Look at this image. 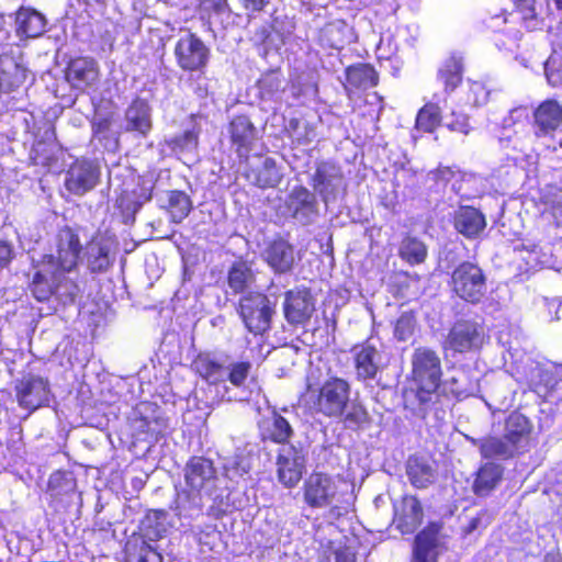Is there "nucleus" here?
<instances>
[{
  "label": "nucleus",
  "mask_w": 562,
  "mask_h": 562,
  "mask_svg": "<svg viewBox=\"0 0 562 562\" xmlns=\"http://www.w3.org/2000/svg\"><path fill=\"white\" fill-rule=\"evenodd\" d=\"M350 396V383L331 375L323 382H307L300 403L311 415L341 419L346 428L359 430L370 423V415L363 404L351 402Z\"/></svg>",
  "instance_id": "1"
},
{
  "label": "nucleus",
  "mask_w": 562,
  "mask_h": 562,
  "mask_svg": "<svg viewBox=\"0 0 562 562\" xmlns=\"http://www.w3.org/2000/svg\"><path fill=\"white\" fill-rule=\"evenodd\" d=\"M442 379L441 359L429 347H417L412 355L411 380L418 405L426 409L435 403Z\"/></svg>",
  "instance_id": "2"
},
{
  "label": "nucleus",
  "mask_w": 562,
  "mask_h": 562,
  "mask_svg": "<svg viewBox=\"0 0 562 562\" xmlns=\"http://www.w3.org/2000/svg\"><path fill=\"white\" fill-rule=\"evenodd\" d=\"M449 286L454 296L476 305L486 294L487 277L479 263L465 260L452 270Z\"/></svg>",
  "instance_id": "3"
},
{
  "label": "nucleus",
  "mask_w": 562,
  "mask_h": 562,
  "mask_svg": "<svg viewBox=\"0 0 562 562\" xmlns=\"http://www.w3.org/2000/svg\"><path fill=\"white\" fill-rule=\"evenodd\" d=\"M80 226L63 225L54 236V254H45L46 262L55 263V268L75 271L82 261L85 244L80 237Z\"/></svg>",
  "instance_id": "4"
},
{
  "label": "nucleus",
  "mask_w": 562,
  "mask_h": 562,
  "mask_svg": "<svg viewBox=\"0 0 562 562\" xmlns=\"http://www.w3.org/2000/svg\"><path fill=\"white\" fill-rule=\"evenodd\" d=\"M488 336L484 325L472 318H459L450 326L442 341V349L452 355L480 352Z\"/></svg>",
  "instance_id": "5"
},
{
  "label": "nucleus",
  "mask_w": 562,
  "mask_h": 562,
  "mask_svg": "<svg viewBox=\"0 0 562 562\" xmlns=\"http://www.w3.org/2000/svg\"><path fill=\"white\" fill-rule=\"evenodd\" d=\"M303 502L312 509L329 508L330 514L340 516L335 502L339 495L335 477L322 471H313L301 487Z\"/></svg>",
  "instance_id": "6"
},
{
  "label": "nucleus",
  "mask_w": 562,
  "mask_h": 562,
  "mask_svg": "<svg viewBox=\"0 0 562 562\" xmlns=\"http://www.w3.org/2000/svg\"><path fill=\"white\" fill-rule=\"evenodd\" d=\"M64 79L69 87L80 94L98 90L101 82V68L92 56L70 57L64 68Z\"/></svg>",
  "instance_id": "7"
},
{
  "label": "nucleus",
  "mask_w": 562,
  "mask_h": 562,
  "mask_svg": "<svg viewBox=\"0 0 562 562\" xmlns=\"http://www.w3.org/2000/svg\"><path fill=\"white\" fill-rule=\"evenodd\" d=\"M173 54L177 66L182 71L191 74H205L211 59L210 47L192 32L176 42Z\"/></svg>",
  "instance_id": "8"
},
{
  "label": "nucleus",
  "mask_w": 562,
  "mask_h": 562,
  "mask_svg": "<svg viewBox=\"0 0 562 562\" xmlns=\"http://www.w3.org/2000/svg\"><path fill=\"white\" fill-rule=\"evenodd\" d=\"M316 312V299L307 286H297L284 293L283 315L294 327L306 326Z\"/></svg>",
  "instance_id": "9"
},
{
  "label": "nucleus",
  "mask_w": 562,
  "mask_h": 562,
  "mask_svg": "<svg viewBox=\"0 0 562 562\" xmlns=\"http://www.w3.org/2000/svg\"><path fill=\"white\" fill-rule=\"evenodd\" d=\"M14 391L19 406L30 412H34L49 402V382L40 375H23L16 382Z\"/></svg>",
  "instance_id": "10"
},
{
  "label": "nucleus",
  "mask_w": 562,
  "mask_h": 562,
  "mask_svg": "<svg viewBox=\"0 0 562 562\" xmlns=\"http://www.w3.org/2000/svg\"><path fill=\"white\" fill-rule=\"evenodd\" d=\"M217 479L216 469L211 459L192 456L184 467V481L190 492L202 495L210 494Z\"/></svg>",
  "instance_id": "11"
},
{
  "label": "nucleus",
  "mask_w": 562,
  "mask_h": 562,
  "mask_svg": "<svg viewBox=\"0 0 562 562\" xmlns=\"http://www.w3.org/2000/svg\"><path fill=\"white\" fill-rule=\"evenodd\" d=\"M442 529V521L431 520L416 533L413 543V558L415 562H438Z\"/></svg>",
  "instance_id": "12"
},
{
  "label": "nucleus",
  "mask_w": 562,
  "mask_h": 562,
  "mask_svg": "<svg viewBox=\"0 0 562 562\" xmlns=\"http://www.w3.org/2000/svg\"><path fill=\"white\" fill-rule=\"evenodd\" d=\"M533 134L536 137H552L562 126V103L554 98H547L532 111Z\"/></svg>",
  "instance_id": "13"
},
{
  "label": "nucleus",
  "mask_w": 562,
  "mask_h": 562,
  "mask_svg": "<svg viewBox=\"0 0 562 562\" xmlns=\"http://www.w3.org/2000/svg\"><path fill=\"white\" fill-rule=\"evenodd\" d=\"M424 507L415 495H403L394 506L393 524L402 535H412L423 524Z\"/></svg>",
  "instance_id": "14"
},
{
  "label": "nucleus",
  "mask_w": 562,
  "mask_h": 562,
  "mask_svg": "<svg viewBox=\"0 0 562 562\" xmlns=\"http://www.w3.org/2000/svg\"><path fill=\"white\" fill-rule=\"evenodd\" d=\"M99 177V169L91 161L77 159L66 173L65 188L75 195H83L97 186Z\"/></svg>",
  "instance_id": "15"
},
{
  "label": "nucleus",
  "mask_w": 562,
  "mask_h": 562,
  "mask_svg": "<svg viewBox=\"0 0 562 562\" xmlns=\"http://www.w3.org/2000/svg\"><path fill=\"white\" fill-rule=\"evenodd\" d=\"M32 267L34 272L27 284V289L37 302H48L53 297V289L59 268H55V263L53 262H46L44 256H42L37 262L33 263Z\"/></svg>",
  "instance_id": "16"
},
{
  "label": "nucleus",
  "mask_w": 562,
  "mask_h": 562,
  "mask_svg": "<svg viewBox=\"0 0 562 562\" xmlns=\"http://www.w3.org/2000/svg\"><path fill=\"white\" fill-rule=\"evenodd\" d=\"M465 56L461 52H451L440 63L436 78L446 94L453 93L463 82Z\"/></svg>",
  "instance_id": "17"
},
{
  "label": "nucleus",
  "mask_w": 562,
  "mask_h": 562,
  "mask_svg": "<svg viewBox=\"0 0 562 562\" xmlns=\"http://www.w3.org/2000/svg\"><path fill=\"white\" fill-rule=\"evenodd\" d=\"M274 304L261 293L248 295V331L262 335L271 327Z\"/></svg>",
  "instance_id": "18"
},
{
  "label": "nucleus",
  "mask_w": 562,
  "mask_h": 562,
  "mask_svg": "<svg viewBox=\"0 0 562 562\" xmlns=\"http://www.w3.org/2000/svg\"><path fill=\"white\" fill-rule=\"evenodd\" d=\"M342 178L339 167L329 161H322L316 165L311 177V186L321 195L322 200L327 202L329 196L336 195V182L341 181Z\"/></svg>",
  "instance_id": "19"
},
{
  "label": "nucleus",
  "mask_w": 562,
  "mask_h": 562,
  "mask_svg": "<svg viewBox=\"0 0 562 562\" xmlns=\"http://www.w3.org/2000/svg\"><path fill=\"white\" fill-rule=\"evenodd\" d=\"M346 81L345 91L350 94L356 91H364L379 85V74L375 68L368 63H356L345 69Z\"/></svg>",
  "instance_id": "20"
},
{
  "label": "nucleus",
  "mask_w": 562,
  "mask_h": 562,
  "mask_svg": "<svg viewBox=\"0 0 562 562\" xmlns=\"http://www.w3.org/2000/svg\"><path fill=\"white\" fill-rule=\"evenodd\" d=\"M353 364L357 379L360 381L373 380L379 372V351L368 340L352 348Z\"/></svg>",
  "instance_id": "21"
},
{
  "label": "nucleus",
  "mask_w": 562,
  "mask_h": 562,
  "mask_svg": "<svg viewBox=\"0 0 562 562\" xmlns=\"http://www.w3.org/2000/svg\"><path fill=\"white\" fill-rule=\"evenodd\" d=\"M454 229L465 238L479 237L486 227L485 215L476 207L461 205L453 216Z\"/></svg>",
  "instance_id": "22"
},
{
  "label": "nucleus",
  "mask_w": 562,
  "mask_h": 562,
  "mask_svg": "<svg viewBox=\"0 0 562 562\" xmlns=\"http://www.w3.org/2000/svg\"><path fill=\"white\" fill-rule=\"evenodd\" d=\"M86 261L89 271L93 274L102 273L112 266L111 245L104 237L92 236L85 245Z\"/></svg>",
  "instance_id": "23"
},
{
  "label": "nucleus",
  "mask_w": 562,
  "mask_h": 562,
  "mask_svg": "<svg viewBox=\"0 0 562 562\" xmlns=\"http://www.w3.org/2000/svg\"><path fill=\"white\" fill-rule=\"evenodd\" d=\"M352 27L342 19L327 21L319 30L317 40L324 47L341 49L352 37Z\"/></svg>",
  "instance_id": "24"
},
{
  "label": "nucleus",
  "mask_w": 562,
  "mask_h": 562,
  "mask_svg": "<svg viewBox=\"0 0 562 562\" xmlns=\"http://www.w3.org/2000/svg\"><path fill=\"white\" fill-rule=\"evenodd\" d=\"M27 70L12 56H0V93L9 94L22 87L26 80Z\"/></svg>",
  "instance_id": "25"
},
{
  "label": "nucleus",
  "mask_w": 562,
  "mask_h": 562,
  "mask_svg": "<svg viewBox=\"0 0 562 562\" xmlns=\"http://www.w3.org/2000/svg\"><path fill=\"white\" fill-rule=\"evenodd\" d=\"M504 475L503 468L494 462L482 464L475 473L472 492L479 497L488 496L502 482Z\"/></svg>",
  "instance_id": "26"
},
{
  "label": "nucleus",
  "mask_w": 562,
  "mask_h": 562,
  "mask_svg": "<svg viewBox=\"0 0 562 562\" xmlns=\"http://www.w3.org/2000/svg\"><path fill=\"white\" fill-rule=\"evenodd\" d=\"M259 435L262 441L284 445L292 437L293 429L286 418L274 413L259 422Z\"/></svg>",
  "instance_id": "27"
},
{
  "label": "nucleus",
  "mask_w": 562,
  "mask_h": 562,
  "mask_svg": "<svg viewBox=\"0 0 562 562\" xmlns=\"http://www.w3.org/2000/svg\"><path fill=\"white\" fill-rule=\"evenodd\" d=\"M16 35L21 38H34L42 35L46 29L44 15L31 8H21L15 15Z\"/></svg>",
  "instance_id": "28"
},
{
  "label": "nucleus",
  "mask_w": 562,
  "mask_h": 562,
  "mask_svg": "<svg viewBox=\"0 0 562 562\" xmlns=\"http://www.w3.org/2000/svg\"><path fill=\"white\" fill-rule=\"evenodd\" d=\"M266 260L277 272H288L294 262L293 246L282 239L272 240L266 249Z\"/></svg>",
  "instance_id": "29"
},
{
  "label": "nucleus",
  "mask_w": 562,
  "mask_h": 562,
  "mask_svg": "<svg viewBox=\"0 0 562 562\" xmlns=\"http://www.w3.org/2000/svg\"><path fill=\"white\" fill-rule=\"evenodd\" d=\"M532 430L530 420L518 412H513L505 419L504 438L509 442L512 448L517 451L519 443L527 439Z\"/></svg>",
  "instance_id": "30"
},
{
  "label": "nucleus",
  "mask_w": 562,
  "mask_h": 562,
  "mask_svg": "<svg viewBox=\"0 0 562 562\" xmlns=\"http://www.w3.org/2000/svg\"><path fill=\"white\" fill-rule=\"evenodd\" d=\"M193 371L211 384H217L226 380L225 367L210 358L207 355L199 353L191 363Z\"/></svg>",
  "instance_id": "31"
},
{
  "label": "nucleus",
  "mask_w": 562,
  "mask_h": 562,
  "mask_svg": "<svg viewBox=\"0 0 562 562\" xmlns=\"http://www.w3.org/2000/svg\"><path fill=\"white\" fill-rule=\"evenodd\" d=\"M70 272L71 271L59 269L53 289V297L56 300L58 304H61L64 306L75 304L77 297L81 293V289L77 280L67 276V273Z\"/></svg>",
  "instance_id": "32"
},
{
  "label": "nucleus",
  "mask_w": 562,
  "mask_h": 562,
  "mask_svg": "<svg viewBox=\"0 0 562 562\" xmlns=\"http://www.w3.org/2000/svg\"><path fill=\"white\" fill-rule=\"evenodd\" d=\"M430 173L437 186L442 188L450 186L456 194L461 192L462 183L467 178V172L458 165L445 166L440 164Z\"/></svg>",
  "instance_id": "33"
},
{
  "label": "nucleus",
  "mask_w": 562,
  "mask_h": 562,
  "mask_svg": "<svg viewBox=\"0 0 562 562\" xmlns=\"http://www.w3.org/2000/svg\"><path fill=\"white\" fill-rule=\"evenodd\" d=\"M173 223H181L193 209L192 200L182 190L167 191V203L164 206Z\"/></svg>",
  "instance_id": "34"
},
{
  "label": "nucleus",
  "mask_w": 562,
  "mask_h": 562,
  "mask_svg": "<svg viewBox=\"0 0 562 562\" xmlns=\"http://www.w3.org/2000/svg\"><path fill=\"white\" fill-rule=\"evenodd\" d=\"M277 467L278 479L285 487H294L302 480L304 465L297 462L296 457L279 453Z\"/></svg>",
  "instance_id": "35"
},
{
  "label": "nucleus",
  "mask_w": 562,
  "mask_h": 562,
  "mask_svg": "<svg viewBox=\"0 0 562 562\" xmlns=\"http://www.w3.org/2000/svg\"><path fill=\"white\" fill-rule=\"evenodd\" d=\"M409 483L418 490L427 488L435 480V472L430 464L419 458H411L406 465Z\"/></svg>",
  "instance_id": "36"
},
{
  "label": "nucleus",
  "mask_w": 562,
  "mask_h": 562,
  "mask_svg": "<svg viewBox=\"0 0 562 562\" xmlns=\"http://www.w3.org/2000/svg\"><path fill=\"white\" fill-rule=\"evenodd\" d=\"M441 108L435 102H427L418 110L414 127L422 133L431 134L441 125Z\"/></svg>",
  "instance_id": "37"
},
{
  "label": "nucleus",
  "mask_w": 562,
  "mask_h": 562,
  "mask_svg": "<svg viewBox=\"0 0 562 562\" xmlns=\"http://www.w3.org/2000/svg\"><path fill=\"white\" fill-rule=\"evenodd\" d=\"M479 450L483 459H509L513 458L516 452L515 448H512L505 438L493 436L482 439Z\"/></svg>",
  "instance_id": "38"
},
{
  "label": "nucleus",
  "mask_w": 562,
  "mask_h": 562,
  "mask_svg": "<svg viewBox=\"0 0 562 562\" xmlns=\"http://www.w3.org/2000/svg\"><path fill=\"white\" fill-rule=\"evenodd\" d=\"M128 130L146 136L151 127L149 108L144 102L133 103L127 111Z\"/></svg>",
  "instance_id": "39"
},
{
  "label": "nucleus",
  "mask_w": 562,
  "mask_h": 562,
  "mask_svg": "<svg viewBox=\"0 0 562 562\" xmlns=\"http://www.w3.org/2000/svg\"><path fill=\"white\" fill-rule=\"evenodd\" d=\"M514 11L520 16V24L527 32L541 31L544 24L543 18L536 9V0H528L514 5Z\"/></svg>",
  "instance_id": "40"
},
{
  "label": "nucleus",
  "mask_w": 562,
  "mask_h": 562,
  "mask_svg": "<svg viewBox=\"0 0 562 562\" xmlns=\"http://www.w3.org/2000/svg\"><path fill=\"white\" fill-rule=\"evenodd\" d=\"M252 172L255 184L262 189L274 188L282 179L279 168L272 158H266L262 165Z\"/></svg>",
  "instance_id": "41"
},
{
  "label": "nucleus",
  "mask_w": 562,
  "mask_h": 562,
  "mask_svg": "<svg viewBox=\"0 0 562 562\" xmlns=\"http://www.w3.org/2000/svg\"><path fill=\"white\" fill-rule=\"evenodd\" d=\"M400 257L407 263L414 266L425 261L427 257L426 245L416 237L406 236L401 245Z\"/></svg>",
  "instance_id": "42"
},
{
  "label": "nucleus",
  "mask_w": 562,
  "mask_h": 562,
  "mask_svg": "<svg viewBox=\"0 0 562 562\" xmlns=\"http://www.w3.org/2000/svg\"><path fill=\"white\" fill-rule=\"evenodd\" d=\"M30 159L35 166L52 167L57 161L54 142L45 139L36 140L32 146Z\"/></svg>",
  "instance_id": "43"
},
{
  "label": "nucleus",
  "mask_w": 562,
  "mask_h": 562,
  "mask_svg": "<svg viewBox=\"0 0 562 562\" xmlns=\"http://www.w3.org/2000/svg\"><path fill=\"white\" fill-rule=\"evenodd\" d=\"M291 202L294 204V214L314 213L317 210L315 195L304 186H296L290 193Z\"/></svg>",
  "instance_id": "44"
},
{
  "label": "nucleus",
  "mask_w": 562,
  "mask_h": 562,
  "mask_svg": "<svg viewBox=\"0 0 562 562\" xmlns=\"http://www.w3.org/2000/svg\"><path fill=\"white\" fill-rule=\"evenodd\" d=\"M200 128L184 131L182 134L166 138L164 144L172 153H183L196 148L199 144Z\"/></svg>",
  "instance_id": "45"
},
{
  "label": "nucleus",
  "mask_w": 562,
  "mask_h": 562,
  "mask_svg": "<svg viewBox=\"0 0 562 562\" xmlns=\"http://www.w3.org/2000/svg\"><path fill=\"white\" fill-rule=\"evenodd\" d=\"M490 93L484 81L469 79L464 90V103L470 106H482L487 103Z\"/></svg>",
  "instance_id": "46"
},
{
  "label": "nucleus",
  "mask_w": 562,
  "mask_h": 562,
  "mask_svg": "<svg viewBox=\"0 0 562 562\" xmlns=\"http://www.w3.org/2000/svg\"><path fill=\"white\" fill-rule=\"evenodd\" d=\"M167 513L165 509H149L147 510L142 525L143 530L149 538H160L164 529L162 519Z\"/></svg>",
  "instance_id": "47"
},
{
  "label": "nucleus",
  "mask_w": 562,
  "mask_h": 562,
  "mask_svg": "<svg viewBox=\"0 0 562 562\" xmlns=\"http://www.w3.org/2000/svg\"><path fill=\"white\" fill-rule=\"evenodd\" d=\"M544 72L548 83L553 87L562 86V56L558 54H550L546 64Z\"/></svg>",
  "instance_id": "48"
},
{
  "label": "nucleus",
  "mask_w": 562,
  "mask_h": 562,
  "mask_svg": "<svg viewBox=\"0 0 562 562\" xmlns=\"http://www.w3.org/2000/svg\"><path fill=\"white\" fill-rule=\"evenodd\" d=\"M415 314L413 311L404 312L396 319L394 335L400 341H405L415 329Z\"/></svg>",
  "instance_id": "49"
},
{
  "label": "nucleus",
  "mask_w": 562,
  "mask_h": 562,
  "mask_svg": "<svg viewBox=\"0 0 562 562\" xmlns=\"http://www.w3.org/2000/svg\"><path fill=\"white\" fill-rule=\"evenodd\" d=\"M228 284L235 293L246 290V266L243 262L235 263L228 272Z\"/></svg>",
  "instance_id": "50"
},
{
  "label": "nucleus",
  "mask_w": 562,
  "mask_h": 562,
  "mask_svg": "<svg viewBox=\"0 0 562 562\" xmlns=\"http://www.w3.org/2000/svg\"><path fill=\"white\" fill-rule=\"evenodd\" d=\"M112 124L113 117L111 115L95 119L91 124L93 137L100 142L106 139L110 135Z\"/></svg>",
  "instance_id": "51"
},
{
  "label": "nucleus",
  "mask_w": 562,
  "mask_h": 562,
  "mask_svg": "<svg viewBox=\"0 0 562 562\" xmlns=\"http://www.w3.org/2000/svg\"><path fill=\"white\" fill-rule=\"evenodd\" d=\"M447 128L451 132L464 135L469 134L471 130L468 116L464 114H457L454 112H452L451 120L447 123Z\"/></svg>",
  "instance_id": "52"
},
{
  "label": "nucleus",
  "mask_w": 562,
  "mask_h": 562,
  "mask_svg": "<svg viewBox=\"0 0 562 562\" xmlns=\"http://www.w3.org/2000/svg\"><path fill=\"white\" fill-rule=\"evenodd\" d=\"M245 128L246 126L241 117L234 119L229 124L232 140L238 146V149L245 145Z\"/></svg>",
  "instance_id": "53"
},
{
  "label": "nucleus",
  "mask_w": 562,
  "mask_h": 562,
  "mask_svg": "<svg viewBox=\"0 0 562 562\" xmlns=\"http://www.w3.org/2000/svg\"><path fill=\"white\" fill-rule=\"evenodd\" d=\"M130 195H131L130 192L122 191L121 194L116 198V206L122 212L135 213L140 209L142 203L132 200Z\"/></svg>",
  "instance_id": "54"
},
{
  "label": "nucleus",
  "mask_w": 562,
  "mask_h": 562,
  "mask_svg": "<svg viewBox=\"0 0 562 562\" xmlns=\"http://www.w3.org/2000/svg\"><path fill=\"white\" fill-rule=\"evenodd\" d=\"M67 482V473L61 470H57L49 475L47 482V490L55 493L60 494V488L64 483Z\"/></svg>",
  "instance_id": "55"
},
{
  "label": "nucleus",
  "mask_w": 562,
  "mask_h": 562,
  "mask_svg": "<svg viewBox=\"0 0 562 562\" xmlns=\"http://www.w3.org/2000/svg\"><path fill=\"white\" fill-rule=\"evenodd\" d=\"M226 378H228L234 385H240L246 379V362L235 363Z\"/></svg>",
  "instance_id": "56"
},
{
  "label": "nucleus",
  "mask_w": 562,
  "mask_h": 562,
  "mask_svg": "<svg viewBox=\"0 0 562 562\" xmlns=\"http://www.w3.org/2000/svg\"><path fill=\"white\" fill-rule=\"evenodd\" d=\"M13 258L12 247L9 243L0 240V268L7 267Z\"/></svg>",
  "instance_id": "57"
},
{
  "label": "nucleus",
  "mask_w": 562,
  "mask_h": 562,
  "mask_svg": "<svg viewBox=\"0 0 562 562\" xmlns=\"http://www.w3.org/2000/svg\"><path fill=\"white\" fill-rule=\"evenodd\" d=\"M552 53L562 56V20L558 24L551 40Z\"/></svg>",
  "instance_id": "58"
},
{
  "label": "nucleus",
  "mask_w": 562,
  "mask_h": 562,
  "mask_svg": "<svg viewBox=\"0 0 562 562\" xmlns=\"http://www.w3.org/2000/svg\"><path fill=\"white\" fill-rule=\"evenodd\" d=\"M335 562H356V557L346 547L339 548L335 551Z\"/></svg>",
  "instance_id": "59"
},
{
  "label": "nucleus",
  "mask_w": 562,
  "mask_h": 562,
  "mask_svg": "<svg viewBox=\"0 0 562 562\" xmlns=\"http://www.w3.org/2000/svg\"><path fill=\"white\" fill-rule=\"evenodd\" d=\"M136 562H161V557L148 548L137 557Z\"/></svg>",
  "instance_id": "60"
},
{
  "label": "nucleus",
  "mask_w": 562,
  "mask_h": 562,
  "mask_svg": "<svg viewBox=\"0 0 562 562\" xmlns=\"http://www.w3.org/2000/svg\"><path fill=\"white\" fill-rule=\"evenodd\" d=\"M481 524V518L479 516L473 517L469 520L468 525L463 528V533L470 535Z\"/></svg>",
  "instance_id": "61"
},
{
  "label": "nucleus",
  "mask_w": 562,
  "mask_h": 562,
  "mask_svg": "<svg viewBox=\"0 0 562 562\" xmlns=\"http://www.w3.org/2000/svg\"><path fill=\"white\" fill-rule=\"evenodd\" d=\"M541 562H562V554L559 551L547 552Z\"/></svg>",
  "instance_id": "62"
},
{
  "label": "nucleus",
  "mask_w": 562,
  "mask_h": 562,
  "mask_svg": "<svg viewBox=\"0 0 562 562\" xmlns=\"http://www.w3.org/2000/svg\"><path fill=\"white\" fill-rule=\"evenodd\" d=\"M269 0H248V4L252 7L254 10H262Z\"/></svg>",
  "instance_id": "63"
},
{
  "label": "nucleus",
  "mask_w": 562,
  "mask_h": 562,
  "mask_svg": "<svg viewBox=\"0 0 562 562\" xmlns=\"http://www.w3.org/2000/svg\"><path fill=\"white\" fill-rule=\"evenodd\" d=\"M555 8L562 10V0H554Z\"/></svg>",
  "instance_id": "64"
}]
</instances>
